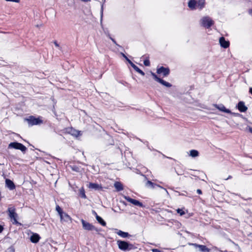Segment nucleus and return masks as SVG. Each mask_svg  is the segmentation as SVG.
Listing matches in <instances>:
<instances>
[{"instance_id":"f257e3e1","label":"nucleus","mask_w":252,"mask_h":252,"mask_svg":"<svg viewBox=\"0 0 252 252\" xmlns=\"http://www.w3.org/2000/svg\"><path fill=\"white\" fill-rule=\"evenodd\" d=\"M117 243L119 248L123 251H129L133 247L132 244L124 241L118 240Z\"/></svg>"},{"instance_id":"f03ea898","label":"nucleus","mask_w":252,"mask_h":252,"mask_svg":"<svg viewBox=\"0 0 252 252\" xmlns=\"http://www.w3.org/2000/svg\"><path fill=\"white\" fill-rule=\"evenodd\" d=\"M8 148H13L15 149L20 150L23 153H25L27 150V148L24 145L17 142L10 143L8 145Z\"/></svg>"},{"instance_id":"7ed1b4c3","label":"nucleus","mask_w":252,"mask_h":252,"mask_svg":"<svg viewBox=\"0 0 252 252\" xmlns=\"http://www.w3.org/2000/svg\"><path fill=\"white\" fill-rule=\"evenodd\" d=\"M201 25L206 28H210L214 24V21L208 16L203 17L200 20Z\"/></svg>"},{"instance_id":"20e7f679","label":"nucleus","mask_w":252,"mask_h":252,"mask_svg":"<svg viewBox=\"0 0 252 252\" xmlns=\"http://www.w3.org/2000/svg\"><path fill=\"white\" fill-rule=\"evenodd\" d=\"M25 121H27L29 125L30 126L39 125L42 123L41 120L39 118H36L32 116H30L29 118L25 119Z\"/></svg>"},{"instance_id":"39448f33","label":"nucleus","mask_w":252,"mask_h":252,"mask_svg":"<svg viewBox=\"0 0 252 252\" xmlns=\"http://www.w3.org/2000/svg\"><path fill=\"white\" fill-rule=\"evenodd\" d=\"M15 208L14 207H9L7 210L8 215L11 220H13V223H17V214L15 212Z\"/></svg>"},{"instance_id":"423d86ee","label":"nucleus","mask_w":252,"mask_h":252,"mask_svg":"<svg viewBox=\"0 0 252 252\" xmlns=\"http://www.w3.org/2000/svg\"><path fill=\"white\" fill-rule=\"evenodd\" d=\"M81 222L82 224L83 228L87 230L92 231L95 230L96 232L98 231L97 228H96L94 226L90 223L85 221L84 220H81Z\"/></svg>"},{"instance_id":"0eeeda50","label":"nucleus","mask_w":252,"mask_h":252,"mask_svg":"<svg viewBox=\"0 0 252 252\" xmlns=\"http://www.w3.org/2000/svg\"><path fill=\"white\" fill-rule=\"evenodd\" d=\"M157 72L158 74H162L163 76H167L170 73V70L168 68L161 66L157 68Z\"/></svg>"},{"instance_id":"6e6552de","label":"nucleus","mask_w":252,"mask_h":252,"mask_svg":"<svg viewBox=\"0 0 252 252\" xmlns=\"http://www.w3.org/2000/svg\"><path fill=\"white\" fill-rule=\"evenodd\" d=\"M125 199L127 201L135 206H139L140 207H143L144 206L143 204L137 200L132 199L128 196H126Z\"/></svg>"},{"instance_id":"1a4fd4ad","label":"nucleus","mask_w":252,"mask_h":252,"mask_svg":"<svg viewBox=\"0 0 252 252\" xmlns=\"http://www.w3.org/2000/svg\"><path fill=\"white\" fill-rule=\"evenodd\" d=\"M61 221L63 223V222H71V219L70 217L66 213H63L60 216Z\"/></svg>"},{"instance_id":"9d476101","label":"nucleus","mask_w":252,"mask_h":252,"mask_svg":"<svg viewBox=\"0 0 252 252\" xmlns=\"http://www.w3.org/2000/svg\"><path fill=\"white\" fill-rule=\"evenodd\" d=\"M219 42L221 47L224 48H227L229 46V42L225 40L224 37H221L219 39Z\"/></svg>"},{"instance_id":"9b49d317","label":"nucleus","mask_w":252,"mask_h":252,"mask_svg":"<svg viewBox=\"0 0 252 252\" xmlns=\"http://www.w3.org/2000/svg\"><path fill=\"white\" fill-rule=\"evenodd\" d=\"M237 108L241 112H246L248 108L245 106V103L243 101H240L237 104Z\"/></svg>"},{"instance_id":"f8f14e48","label":"nucleus","mask_w":252,"mask_h":252,"mask_svg":"<svg viewBox=\"0 0 252 252\" xmlns=\"http://www.w3.org/2000/svg\"><path fill=\"white\" fill-rule=\"evenodd\" d=\"M195 248H198L199 251L201 252H209V250L204 245H198L197 244H192Z\"/></svg>"},{"instance_id":"ddd939ff","label":"nucleus","mask_w":252,"mask_h":252,"mask_svg":"<svg viewBox=\"0 0 252 252\" xmlns=\"http://www.w3.org/2000/svg\"><path fill=\"white\" fill-rule=\"evenodd\" d=\"M215 107L219 109L220 111L226 113H231V111L229 109H226L223 104H216Z\"/></svg>"},{"instance_id":"4468645a","label":"nucleus","mask_w":252,"mask_h":252,"mask_svg":"<svg viewBox=\"0 0 252 252\" xmlns=\"http://www.w3.org/2000/svg\"><path fill=\"white\" fill-rule=\"evenodd\" d=\"M89 188L90 189H94V190H100L102 189V187L96 183H90L89 185Z\"/></svg>"},{"instance_id":"2eb2a0df","label":"nucleus","mask_w":252,"mask_h":252,"mask_svg":"<svg viewBox=\"0 0 252 252\" xmlns=\"http://www.w3.org/2000/svg\"><path fill=\"white\" fill-rule=\"evenodd\" d=\"M40 238V237L38 234L35 233L31 236L30 240L32 242L36 243L39 241Z\"/></svg>"},{"instance_id":"dca6fc26","label":"nucleus","mask_w":252,"mask_h":252,"mask_svg":"<svg viewBox=\"0 0 252 252\" xmlns=\"http://www.w3.org/2000/svg\"><path fill=\"white\" fill-rule=\"evenodd\" d=\"M5 183L7 187L10 189H15V185L13 182L9 179H6Z\"/></svg>"},{"instance_id":"f3484780","label":"nucleus","mask_w":252,"mask_h":252,"mask_svg":"<svg viewBox=\"0 0 252 252\" xmlns=\"http://www.w3.org/2000/svg\"><path fill=\"white\" fill-rule=\"evenodd\" d=\"M205 5V0H199L196 2V7L199 9H202Z\"/></svg>"},{"instance_id":"a211bd4d","label":"nucleus","mask_w":252,"mask_h":252,"mask_svg":"<svg viewBox=\"0 0 252 252\" xmlns=\"http://www.w3.org/2000/svg\"><path fill=\"white\" fill-rule=\"evenodd\" d=\"M68 132L70 133L71 135H74L76 137H77L79 135H81V131L76 130L72 128L70 129L69 131H68Z\"/></svg>"},{"instance_id":"6ab92c4d","label":"nucleus","mask_w":252,"mask_h":252,"mask_svg":"<svg viewBox=\"0 0 252 252\" xmlns=\"http://www.w3.org/2000/svg\"><path fill=\"white\" fill-rule=\"evenodd\" d=\"M114 187L117 191H121L123 189V185L119 182H116L114 184Z\"/></svg>"},{"instance_id":"aec40b11","label":"nucleus","mask_w":252,"mask_h":252,"mask_svg":"<svg viewBox=\"0 0 252 252\" xmlns=\"http://www.w3.org/2000/svg\"><path fill=\"white\" fill-rule=\"evenodd\" d=\"M188 6L191 9H193L196 7V2L194 0H190L188 2Z\"/></svg>"},{"instance_id":"412c9836","label":"nucleus","mask_w":252,"mask_h":252,"mask_svg":"<svg viewBox=\"0 0 252 252\" xmlns=\"http://www.w3.org/2000/svg\"><path fill=\"white\" fill-rule=\"evenodd\" d=\"M131 66L136 72H137L142 76H144L145 75V73L134 63H133Z\"/></svg>"},{"instance_id":"4be33fe9","label":"nucleus","mask_w":252,"mask_h":252,"mask_svg":"<svg viewBox=\"0 0 252 252\" xmlns=\"http://www.w3.org/2000/svg\"><path fill=\"white\" fill-rule=\"evenodd\" d=\"M117 234L123 238H126L129 236L128 233L122 231V230H119Z\"/></svg>"},{"instance_id":"5701e85b","label":"nucleus","mask_w":252,"mask_h":252,"mask_svg":"<svg viewBox=\"0 0 252 252\" xmlns=\"http://www.w3.org/2000/svg\"><path fill=\"white\" fill-rule=\"evenodd\" d=\"M198 155H199V152L197 150H191L190 151V154H189L190 156H191L193 158H195V157L198 156Z\"/></svg>"},{"instance_id":"b1692460","label":"nucleus","mask_w":252,"mask_h":252,"mask_svg":"<svg viewBox=\"0 0 252 252\" xmlns=\"http://www.w3.org/2000/svg\"><path fill=\"white\" fill-rule=\"evenodd\" d=\"M96 220L97 221L101 224L102 226H105L106 224V223L105 221L99 216L96 215Z\"/></svg>"},{"instance_id":"393cba45","label":"nucleus","mask_w":252,"mask_h":252,"mask_svg":"<svg viewBox=\"0 0 252 252\" xmlns=\"http://www.w3.org/2000/svg\"><path fill=\"white\" fill-rule=\"evenodd\" d=\"M159 83H160V84H161L162 85L166 87H171L172 86V85L167 82H166L164 80H162L161 79V80L159 81Z\"/></svg>"},{"instance_id":"a878e982","label":"nucleus","mask_w":252,"mask_h":252,"mask_svg":"<svg viewBox=\"0 0 252 252\" xmlns=\"http://www.w3.org/2000/svg\"><path fill=\"white\" fill-rule=\"evenodd\" d=\"M146 186L148 188H150L152 189H154L156 186H157L156 184L153 183L150 181H148L146 184Z\"/></svg>"},{"instance_id":"bb28decb","label":"nucleus","mask_w":252,"mask_h":252,"mask_svg":"<svg viewBox=\"0 0 252 252\" xmlns=\"http://www.w3.org/2000/svg\"><path fill=\"white\" fill-rule=\"evenodd\" d=\"M56 210L57 211V212L58 213L60 216L61 215H62L63 213H64V212L63 211L62 209L59 205H56Z\"/></svg>"},{"instance_id":"cd10ccee","label":"nucleus","mask_w":252,"mask_h":252,"mask_svg":"<svg viewBox=\"0 0 252 252\" xmlns=\"http://www.w3.org/2000/svg\"><path fill=\"white\" fill-rule=\"evenodd\" d=\"M151 74L155 81L159 82V81L161 80V79L158 77V76L155 73L151 72Z\"/></svg>"},{"instance_id":"c85d7f7f","label":"nucleus","mask_w":252,"mask_h":252,"mask_svg":"<svg viewBox=\"0 0 252 252\" xmlns=\"http://www.w3.org/2000/svg\"><path fill=\"white\" fill-rule=\"evenodd\" d=\"M122 56L125 58L127 62L131 65L133 63L123 53H122Z\"/></svg>"},{"instance_id":"c756f323","label":"nucleus","mask_w":252,"mask_h":252,"mask_svg":"<svg viewBox=\"0 0 252 252\" xmlns=\"http://www.w3.org/2000/svg\"><path fill=\"white\" fill-rule=\"evenodd\" d=\"M71 168L72 170L75 171L76 172H79L80 168L77 166L73 165L71 166Z\"/></svg>"},{"instance_id":"7c9ffc66","label":"nucleus","mask_w":252,"mask_h":252,"mask_svg":"<svg viewBox=\"0 0 252 252\" xmlns=\"http://www.w3.org/2000/svg\"><path fill=\"white\" fill-rule=\"evenodd\" d=\"M144 64L146 66H149L150 65V62L148 59H146L144 60Z\"/></svg>"},{"instance_id":"2f4dec72","label":"nucleus","mask_w":252,"mask_h":252,"mask_svg":"<svg viewBox=\"0 0 252 252\" xmlns=\"http://www.w3.org/2000/svg\"><path fill=\"white\" fill-rule=\"evenodd\" d=\"M7 252H15V249L13 246H11L7 249Z\"/></svg>"},{"instance_id":"473e14b6","label":"nucleus","mask_w":252,"mask_h":252,"mask_svg":"<svg viewBox=\"0 0 252 252\" xmlns=\"http://www.w3.org/2000/svg\"><path fill=\"white\" fill-rule=\"evenodd\" d=\"M177 212L178 213H179L181 216H182L183 215L185 214V212L182 210V209H178L177 210Z\"/></svg>"},{"instance_id":"72a5a7b5","label":"nucleus","mask_w":252,"mask_h":252,"mask_svg":"<svg viewBox=\"0 0 252 252\" xmlns=\"http://www.w3.org/2000/svg\"><path fill=\"white\" fill-rule=\"evenodd\" d=\"M54 43L56 47L58 48L60 50H61V48L60 47L59 44L57 43V41H54Z\"/></svg>"},{"instance_id":"f704fd0d","label":"nucleus","mask_w":252,"mask_h":252,"mask_svg":"<svg viewBox=\"0 0 252 252\" xmlns=\"http://www.w3.org/2000/svg\"><path fill=\"white\" fill-rule=\"evenodd\" d=\"M103 4H102L101 5V7L100 13H101V18H102V16H103Z\"/></svg>"},{"instance_id":"c9c22d12","label":"nucleus","mask_w":252,"mask_h":252,"mask_svg":"<svg viewBox=\"0 0 252 252\" xmlns=\"http://www.w3.org/2000/svg\"><path fill=\"white\" fill-rule=\"evenodd\" d=\"M81 195L82 197L84 198H86V195H85L84 191H81Z\"/></svg>"},{"instance_id":"e433bc0d","label":"nucleus","mask_w":252,"mask_h":252,"mask_svg":"<svg viewBox=\"0 0 252 252\" xmlns=\"http://www.w3.org/2000/svg\"><path fill=\"white\" fill-rule=\"evenodd\" d=\"M6 1H12V2H19L20 1V0H5Z\"/></svg>"},{"instance_id":"4c0bfd02","label":"nucleus","mask_w":252,"mask_h":252,"mask_svg":"<svg viewBox=\"0 0 252 252\" xmlns=\"http://www.w3.org/2000/svg\"><path fill=\"white\" fill-rule=\"evenodd\" d=\"M152 252H162L157 249H152Z\"/></svg>"},{"instance_id":"58836bf2","label":"nucleus","mask_w":252,"mask_h":252,"mask_svg":"<svg viewBox=\"0 0 252 252\" xmlns=\"http://www.w3.org/2000/svg\"><path fill=\"white\" fill-rule=\"evenodd\" d=\"M232 115H233L234 116H241V114H240L239 113H232L231 112V113Z\"/></svg>"},{"instance_id":"ea45409f","label":"nucleus","mask_w":252,"mask_h":252,"mask_svg":"<svg viewBox=\"0 0 252 252\" xmlns=\"http://www.w3.org/2000/svg\"><path fill=\"white\" fill-rule=\"evenodd\" d=\"M109 38L110 39L113 41V42L116 45H117V43H116V41H115V40L113 38H112L111 37H110L109 35Z\"/></svg>"},{"instance_id":"a19ab883","label":"nucleus","mask_w":252,"mask_h":252,"mask_svg":"<svg viewBox=\"0 0 252 252\" xmlns=\"http://www.w3.org/2000/svg\"><path fill=\"white\" fill-rule=\"evenodd\" d=\"M196 192H197V193H198L199 194H202V191L200 189H197V190H196Z\"/></svg>"},{"instance_id":"79ce46f5","label":"nucleus","mask_w":252,"mask_h":252,"mask_svg":"<svg viewBox=\"0 0 252 252\" xmlns=\"http://www.w3.org/2000/svg\"><path fill=\"white\" fill-rule=\"evenodd\" d=\"M249 13L252 17V8L249 10Z\"/></svg>"},{"instance_id":"37998d69","label":"nucleus","mask_w":252,"mask_h":252,"mask_svg":"<svg viewBox=\"0 0 252 252\" xmlns=\"http://www.w3.org/2000/svg\"><path fill=\"white\" fill-rule=\"evenodd\" d=\"M92 213L95 216V218H96V215H97V213L94 210L92 211Z\"/></svg>"},{"instance_id":"c03bdc74","label":"nucleus","mask_w":252,"mask_h":252,"mask_svg":"<svg viewBox=\"0 0 252 252\" xmlns=\"http://www.w3.org/2000/svg\"><path fill=\"white\" fill-rule=\"evenodd\" d=\"M3 229V227L0 225V233H1Z\"/></svg>"},{"instance_id":"a18cd8bd","label":"nucleus","mask_w":252,"mask_h":252,"mask_svg":"<svg viewBox=\"0 0 252 252\" xmlns=\"http://www.w3.org/2000/svg\"><path fill=\"white\" fill-rule=\"evenodd\" d=\"M249 131L252 133V127H249Z\"/></svg>"},{"instance_id":"49530a36","label":"nucleus","mask_w":252,"mask_h":252,"mask_svg":"<svg viewBox=\"0 0 252 252\" xmlns=\"http://www.w3.org/2000/svg\"><path fill=\"white\" fill-rule=\"evenodd\" d=\"M176 173L178 175H182L183 173L182 172H178L177 171H176Z\"/></svg>"},{"instance_id":"de8ad7c7","label":"nucleus","mask_w":252,"mask_h":252,"mask_svg":"<svg viewBox=\"0 0 252 252\" xmlns=\"http://www.w3.org/2000/svg\"><path fill=\"white\" fill-rule=\"evenodd\" d=\"M249 92L252 94V88H250Z\"/></svg>"},{"instance_id":"09e8293b","label":"nucleus","mask_w":252,"mask_h":252,"mask_svg":"<svg viewBox=\"0 0 252 252\" xmlns=\"http://www.w3.org/2000/svg\"><path fill=\"white\" fill-rule=\"evenodd\" d=\"M230 178H231V176H229L227 178L225 179V180H228V179H230Z\"/></svg>"}]
</instances>
